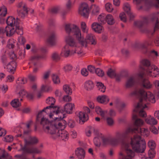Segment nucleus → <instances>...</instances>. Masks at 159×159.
<instances>
[{
  "instance_id": "1",
  "label": "nucleus",
  "mask_w": 159,
  "mask_h": 159,
  "mask_svg": "<svg viewBox=\"0 0 159 159\" xmlns=\"http://www.w3.org/2000/svg\"><path fill=\"white\" fill-rule=\"evenodd\" d=\"M130 95L138 96L140 97V101L135 106L133 111L139 112V115L141 117H146L147 115L144 109L147 107L146 105L148 103V101L152 103H154L156 101L153 93L150 91L146 92L143 89H139L131 92Z\"/></svg>"
},
{
  "instance_id": "2",
  "label": "nucleus",
  "mask_w": 159,
  "mask_h": 159,
  "mask_svg": "<svg viewBox=\"0 0 159 159\" xmlns=\"http://www.w3.org/2000/svg\"><path fill=\"white\" fill-rule=\"evenodd\" d=\"M57 118L54 116L50 118V132H52L53 129H55L57 132L59 130L58 129H63L66 127V122L64 120H62L65 117V115L60 111V113L57 114Z\"/></svg>"
},
{
  "instance_id": "3",
  "label": "nucleus",
  "mask_w": 159,
  "mask_h": 159,
  "mask_svg": "<svg viewBox=\"0 0 159 159\" xmlns=\"http://www.w3.org/2000/svg\"><path fill=\"white\" fill-rule=\"evenodd\" d=\"M94 134L95 137L93 139L94 143L95 146L99 147L102 140V144L104 146L108 145H114L113 143L112 138L110 137H105L97 129L94 130Z\"/></svg>"
},
{
  "instance_id": "4",
  "label": "nucleus",
  "mask_w": 159,
  "mask_h": 159,
  "mask_svg": "<svg viewBox=\"0 0 159 159\" xmlns=\"http://www.w3.org/2000/svg\"><path fill=\"white\" fill-rule=\"evenodd\" d=\"M74 27L75 29V34L76 39L82 46H86L87 43L92 44L96 43L95 37L93 34H88L86 36V39L84 40L83 37L81 36V31L79 28L77 26H75Z\"/></svg>"
},
{
  "instance_id": "5",
  "label": "nucleus",
  "mask_w": 159,
  "mask_h": 159,
  "mask_svg": "<svg viewBox=\"0 0 159 159\" xmlns=\"http://www.w3.org/2000/svg\"><path fill=\"white\" fill-rule=\"evenodd\" d=\"M65 40L69 46L73 48V50L71 51V54L76 53L80 56H83L85 54L81 47L80 46L81 44L79 41V42H76L72 37L69 36H66L65 38Z\"/></svg>"
},
{
  "instance_id": "6",
  "label": "nucleus",
  "mask_w": 159,
  "mask_h": 159,
  "mask_svg": "<svg viewBox=\"0 0 159 159\" xmlns=\"http://www.w3.org/2000/svg\"><path fill=\"white\" fill-rule=\"evenodd\" d=\"M119 155V159H133L135 153L130 149L129 144L124 143L121 145V151Z\"/></svg>"
},
{
  "instance_id": "7",
  "label": "nucleus",
  "mask_w": 159,
  "mask_h": 159,
  "mask_svg": "<svg viewBox=\"0 0 159 159\" xmlns=\"http://www.w3.org/2000/svg\"><path fill=\"white\" fill-rule=\"evenodd\" d=\"M16 32L18 34L20 35L23 34L22 27L20 25L14 26H7L5 28H0V35H6L7 36L10 37L13 35Z\"/></svg>"
},
{
  "instance_id": "8",
  "label": "nucleus",
  "mask_w": 159,
  "mask_h": 159,
  "mask_svg": "<svg viewBox=\"0 0 159 159\" xmlns=\"http://www.w3.org/2000/svg\"><path fill=\"white\" fill-rule=\"evenodd\" d=\"M142 140L139 135H135L131 138L130 144L133 150L137 152H143L146 148V145L140 143Z\"/></svg>"
},
{
  "instance_id": "9",
  "label": "nucleus",
  "mask_w": 159,
  "mask_h": 159,
  "mask_svg": "<svg viewBox=\"0 0 159 159\" xmlns=\"http://www.w3.org/2000/svg\"><path fill=\"white\" fill-rule=\"evenodd\" d=\"M50 137L53 139H58L64 141H67L69 139V134L63 129H60L56 132L55 129H53L50 132Z\"/></svg>"
},
{
  "instance_id": "10",
  "label": "nucleus",
  "mask_w": 159,
  "mask_h": 159,
  "mask_svg": "<svg viewBox=\"0 0 159 159\" xmlns=\"http://www.w3.org/2000/svg\"><path fill=\"white\" fill-rule=\"evenodd\" d=\"M156 0L157 3L155 4H153L150 0H133V2L135 4L138 5L142 2L144 1V5L143 7H141V8H143L145 10H147L153 6L154 7L156 8H159V0Z\"/></svg>"
},
{
  "instance_id": "11",
  "label": "nucleus",
  "mask_w": 159,
  "mask_h": 159,
  "mask_svg": "<svg viewBox=\"0 0 159 159\" xmlns=\"http://www.w3.org/2000/svg\"><path fill=\"white\" fill-rule=\"evenodd\" d=\"M146 74L148 76L153 78L159 76V68L154 64H152L145 70Z\"/></svg>"
},
{
  "instance_id": "12",
  "label": "nucleus",
  "mask_w": 159,
  "mask_h": 159,
  "mask_svg": "<svg viewBox=\"0 0 159 159\" xmlns=\"http://www.w3.org/2000/svg\"><path fill=\"white\" fill-rule=\"evenodd\" d=\"M2 61L4 64V68L8 71L11 73H14L16 67V63L15 61H12L7 63L8 60L5 56H3L2 58Z\"/></svg>"
},
{
  "instance_id": "13",
  "label": "nucleus",
  "mask_w": 159,
  "mask_h": 159,
  "mask_svg": "<svg viewBox=\"0 0 159 159\" xmlns=\"http://www.w3.org/2000/svg\"><path fill=\"white\" fill-rule=\"evenodd\" d=\"M56 100L53 97H50V118L54 116L57 118V115L61 111L59 107L57 105H55Z\"/></svg>"
},
{
  "instance_id": "14",
  "label": "nucleus",
  "mask_w": 159,
  "mask_h": 159,
  "mask_svg": "<svg viewBox=\"0 0 159 159\" xmlns=\"http://www.w3.org/2000/svg\"><path fill=\"white\" fill-rule=\"evenodd\" d=\"M79 13L84 17L88 18L89 16V9L88 4L85 3L80 5L79 10Z\"/></svg>"
},
{
  "instance_id": "15",
  "label": "nucleus",
  "mask_w": 159,
  "mask_h": 159,
  "mask_svg": "<svg viewBox=\"0 0 159 159\" xmlns=\"http://www.w3.org/2000/svg\"><path fill=\"white\" fill-rule=\"evenodd\" d=\"M143 75V73H140L136 75L134 77L131 76L128 78L126 81L125 86L129 88L132 86L135 83L136 78L138 77L142 78Z\"/></svg>"
},
{
  "instance_id": "16",
  "label": "nucleus",
  "mask_w": 159,
  "mask_h": 159,
  "mask_svg": "<svg viewBox=\"0 0 159 159\" xmlns=\"http://www.w3.org/2000/svg\"><path fill=\"white\" fill-rule=\"evenodd\" d=\"M76 117L79 119V123L82 124L87 121L89 119L88 116L83 111H77L75 113Z\"/></svg>"
},
{
  "instance_id": "17",
  "label": "nucleus",
  "mask_w": 159,
  "mask_h": 159,
  "mask_svg": "<svg viewBox=\"0 0 159 159\" xmlns=\"http://www.w3.org/2000/svg\"><path fill=\"white\" fill-rule=\"evenodd\" d=\"M40 124L43 125L44 131L46 133H48L50 124V121L48 119L44 116H43L41 118Z\"/></svg>"
},
{
  "instance_id": "18",
  "label": "nucleus",
  "mask_w": 159,
  "mask_h": 159,
  "mask_svg": "<svg viewBox=\"0 0 159 159\" xmlns=\"http://www.w3.org/2000/svg\"><path fill=\"white\" fill-rule=\"evenodd\" d=\"M124 134L119 132H116L115 137L112 139L113 143L114 145H116L119 143L125 137Z\"/></svg>"
},
{
  "instance_id": "19",
  "label": "nucleus",
  "mask_w": 159,
  "mask_h": 159,
  "mask_svg": "<svg viewBox=\"0 0 159 159\" xmlns=\"http://www.w3.org/2000/svg\"><path fill=\"white\" fill-rule=\"evenodd\" d=\"M6 22L7 26L16 27V25H19V20L18 19L15 18L12 16L8 17L7 19Z\"/></svg>"
},
{
  "instance_id": "20",
  "label": "nucleus",
  "mask_w": 159,
  "mask_h": 159,
  "mask_svg": "<svg viewBox=\"0 0 159 159\" xmlns=\"http://www.w3.org/2000/svg\"><path fill=\"white\" fill-rule=\"evenodd\" d=\"M75 108V105L74 103H67L64 106V111L67 114H72Z\"/></svg>"
},
{
  "instance_id": "21",
  "label": "nucleus",
  "mask_w": 159,
  "mask_h": 159,
  "mask_svg": "<svg viewBox=\"0 0 159 159\" xmlns=\"http://www.w3.org/2000/svg\"><path fill=\"white\" fill-rule=\"evenodd\" d=\"M132 119L134 120V125L135 126L137 127V128L142 126L144 123V120L141 118H138L136 114L133 115Z\"/></svg>"
},
{
  "instance_id": "22",
  "label": "nucleus",
  "mask_w": 159,
  "mask_h": 159,
  "mask_svg": "<svg viewBox=\"0 0 159 159\" xmlns=\"http://www.w3.org/2000/svg\"><path fill=\"white\" fill-rule=\"evenodd\" d=\"M50 106H47L45 107L42 111L39 112L38 114L37 117V120H39V118L43 116H44L46 114L48 116H50Z\"/></svg>"
},
{
  "instance_id": "23",
  "label": "nucleus",
  "mask_w": 159,
  "mask_h": 159,
  "mask_svg": "<svg viewBox=\"0 0 159 159\" xmlns=\"http://www.w3.org/2000/svg\"><path fill=\"white\" fill-rule=\"evenodd\" d=\"M91 27L93 30L98 33H101L104 30L103 27L97 23H93L91 25Z\"/></svg>"
},
{
  "instance_id": "24",
  "label": "nucleus",
  "mask_w": 159,
  "mask_h": 159,
  "mask_svg": "<svg viewBox=\"0 0 159 159\" xmlns=\"http://www.w3.org/2000/svg\"><path fill=\"white\" fill-rule=\"evenodd\" d=\"M75 153L79 159H84V158L85 152L82 148H77L75 151Z\"/></svg>"
},
{
  "instance_id": "25",
  "label": "nucleus",
  "mask_w": 159,
  "mask_h": 159,
  "mask_svg": "<svg viewBox=\"0 0 159 159\" xmlns=\"http://www.w3.org/2000/svg\"><path fill=\"white\" fill-rule=\"evenodd\" d=\"M61 54L62 56L66 57H68L70 55L73 54L71 53V51H70L68 45H66L64 46L62 49Z\"/></svg>"
},
{
  "instance_id": "26",
  "label": "nucleus",
  "mask_w": 159,
  "mask_h": 159,
  "mask_svg": "<svg viewBox=\"0 0 159 159\" xmlns=\"http://www.w3.org/2000/svg\"><path fill=\"white\" fill-rule=\"evenodd\" d=\"M151 20L152 21H156L155 27L159 28V13L157 12L152 15Z\"/></svg>"
},
{
  "instance_id": "27",
  "label": "nucleus",
  "mask_w": 159,
  "mask_h": 159,
  "mask_svg": "<svg viewBox=\"0 0 159 159\" xmlns=\"http://www.w3.org/2000/svg\"><path fill=\"white\" fill-rule=\"evenodd\" d=\"M97 100L100 103L106 104L109 101V99L106 95H103L98 96L97 98Z\"/></svg>"
},
{
  "instance_id": "28",
  "label": "nucleus",
  "mask_w": 159,
  "mask_h": 159,
  "mask_svg": "<svg viewBox=\"0 0 159 159\" xmlns=\"http://www.w3.org/2000/svg\"><path fill=\"white\" fill-rule=\"evenodd\" d=\"M75 26H76L75 25H73L72 29L71 28V24L70 23L66 24L65 25V30L66 32L68 34H70L73 33L74 34H75Z\"/></svg>"
},
{
  "instance_id": "29",
  "label": "nucleus",
  "mask_w": 159,
  "mask_h": 159,
  "mask_svg": "<svg viewBox=\"0 0 159 159\" xmlns=\"http://www.w3.org/2000/svg\"><path fill=\"white\" fill-rule=\"evenodd\" d=\"M95 111L96 113L100 115L103 118H105L108 115V113L107 111H102L100 107H96Z\"/></svg>"
},
{
  "instance_id": "30",
  "label": "nucleus",
  "mask_w": 159,
  "mask_h": 159,
  "mask_svg": "<svg viewBox=\"0 0 159 159\" xmlns=\"http://www.w3.org/2000/svg\"><path fill=\"white\" fill-rule=\"evenodd\" d=\"M145 121L147 124L151 125H156L157 123V120L153 117L151 116H148L145 119Z\"/></svg>"
},
{
  "instance_id": "31",
  "label": "nucleus",
  "mask_w": 159,
  "mask_h": 159,
  "mask_svg": "<svg viewBox=\"0 0 159 159\" xmlns=\"http://www.w3.org/2000/svg\"><path fill=\"white\" fill-rule=\"evenodd\" d=\"M25 145H28L37 143L38 142V140L35 137H29L27 140L25 139Z\"/></svg>"
},
{
  "instance_id": "32",
  "label": "nucleus",
  "mask_w": 159,
  "mask_h": 159,
  "mask_svg": "<svg viewBox=\"0 0 159 159\" xmlns=\"http://www.w3.org/2000/svg\"><path fill=\"white\" fill-rule=\"evenodd\" d=\"M137 133H139L141 135L144 136L148 137L150 134V132L147 129L145 128H138V129L137 131Z\"/></svg>"
},
{
  "instance_id": "33",
  "label": "nucleus",
  "mask_w": 159,
  "mask_h": 159,
  "mask_svg": "<svg viewBox=\"0 0 159 159\" xmlns=\"http://www.w3.org/2000/svg\"><path fill=\"white\" fill-rule=\"evenodd\" d=\"M57 42V38L54 32L50 33V47L55 46Z\"/></svg>"
},
{
  "instance_id": "34",
  "label": "nucleus",
  "mask_w": 159,
  "mask_h": 159,
  "mask_svg": "<svg viewBox=\"0 0 159 159\" xmlns=\"http://www.w3.org/2000/svg\"><path fill=\"white\" fill-rule=\"evenodd\" d=\"M142 86L147 89H150L152 87V84L147 79H144L142 83Z\"/></svg>"
},
{
  "instance_id": "35",
  "label": "nucleus",
  "mask_w": 159,
  "mask_h": 159,
  "mask_svg": "<svg viewBox=\"0 0 159 159\" xmlns=\"http://www.w3.org/2000/svg\"><path fill=\"white\" fill-rule=\"evenodd\" d=\"M84 87L86 90H90L94 87L93 83L91 80L87 81L85 83Z\"/></svg>"
},
{
  "instance_id": "36",
  "label": "nucleus",
  "mask_w": 159,
  "mask_h": 159,
  "mask_svg": "<svg viewBox=\"0 0 159 159\" xmlns=\"http://www.w3.org/2000/svg\"><path fill=\"white\" fill-rule=\"evenodd\" d=\"M63 89L67 94L70 95L72 94V89L69 84L64 85L63 86Z\"/></svg>"
},
{
  "instance_id": "37",
  "label": "nucleus",
  "mask_w": 159,
  "mask_h": 159,
  "mask_svg": "<svg viewBox=\"0 0 159 159\" xmlns=\"http://www.w3.org/2000/svg\"><path fill=\"white\" fill-rule=\"evenodd\" d=\"M106 20L107 23L110 25H112L115 22V20L113 16L110 14L106 16Z\"/></svg>"
},
{
  "instance_id": "38",
  "label": "nucleus",
  "mask_w": 159,
  "mask_h": 159,
  "mask_svg": "<svg viewBox=\"0 0 159 159\" xmlns=\"http://www.w3.org/2000/svg\"><path fill=\"white\" fill-rule=\"evenodd\" d=\"M49 82H44V83L42 85L41 90L43 92H47L49 91Z\"/></svg>"
},
{
  "instance_id": "39",
  "label": "nucleus",
  "mask_w": 159,
  "mask_h": 159,
  "mask_svg": "<svg viewBox=\"0 0 159 159\" xmlns=\"http://www.w3.org/2000/svg\"><path fill=\"white\" fill-rule=\"evenodd\" d=\"M92 14L94 15H96L98 14L100 11V8L99 7L96 5H93L92 6Z\"/></svg>"
},
{
  "instance_id": "40",
  "label": "nucleus",
  "mask_w": 159,
  "mask_h": 159,
  "mask_svg": "<svg viewBox=\"0 0 159 159\" xmlns=\"http://www.w3.org/2000/svg\"><path fill=\"white\" fill-rule=\"evenodd\" d=\"M96 86L99 91L102 93H104L105 91L106 87L102 83L97 82Z\"/></svg>"
},
{
  "instance_id": "41",
  "label": "nucleus",
  "mask_w": 159,
  "mask_h": 159,
  "mask_svg": "<svg viewBox=\"0 0 159 159\" xmlns=\"http://www.w3.org/2000/svg\"><path fill=\"white\" fill-rule=\"evenodd\" d=\"M106 15L104 13L101 14L98 17V21L103 24L106 23Z\"/></svg>"
},
{
  "instance_id": "42",
  "label": "nucleus",
  "mask_w": 159,
  "mask_h": 159,
  "mask_svg": "<svg viewBox=\"0 0 159 159\" xmlns=\"http://www.w3.org/2000/svg\"><path fill=\"white\" fill-rule=\"evenodd\" d=\"M28 12L27 8L21 9L18 12V15L21 18H24L27 15Z\"/></svg>"
},
{
  "instance_id": "43",
  "label": "nucleus",
  "mask_w": 159,
  "mask_h": 159,
  "mask_svg": "<svg viewBox=\"0 0 159 159\" xmlns=\"http://www.w3.org/2000/svg\"><path fill=\"white\" fill-rule=\"evenodd\" d=\"M148 145L150 149L155 150L156 147V144L154 141L150 140L148 143Z\"/></svg>"
},
{
  "instance_id": "44",
  "label": "nucleus",
  "mask_w": 159,
  "mask_h": 159,
  "mask_svg": "<svg viewBox=\"0 0 159 159\" xmlns=\"http://www.w3.org/2000/svg\"><path fill=\"white\" fill-rule=\"evenodd\" d=\"M11 104L13 107L15 108L17 107L20 105V103L17 99H15L12 100L11 102Z\"/></svg>"
},
{
  "instance_id": "45",
  "label": "nucleus",
  "mask_w": 159,
  "mask_h": 159,
  "mask_svg": "<svg viewBox=\"0 0 159 159\" xmlns=\"http://www.w3.org/2000/svg\"><path fill=\"white\" fill-rule=\"evenodd\" d=\"M7 12L6 7L4 6L0 7V16L3 17L5 16Z\"/></svg>"
},
{
  "instance_id": "46",
  "label": "nucleus",
  "mask_w": 159,
  "mask_h": 159,
  "mask_svg": "<svg viewBox=\"0 0 159 159\" xmlns=\"http://www.w3.org/2000/svg\"><path fill=\"white\" fill-rule=\"evenodd\" d=\"M52 77L53 82L55 84H58L60 83V80L58 75L55 74L52 75Z\"/></svg>"
},
{
  "instance_id": "47",
  "label": "nucleus",
  "mask_w": 159,
  "mask_h": 159,
  "mask_svg": "<svg viewBox=\"0 0 159 159\" xmlns=\"http://www.w3.org/2000/svg\"><path fill=\"white\" fill-rule=\"evenodd\" d=\"M140 63L143 66L146 67V68H147L148 66H150L152 65L151 64L150 61L147 59L142 60L140 61Z\"/></svg>"
},
{
  "instance_id": "48",
  "label": "nucleus",
  "mask_w": 159,
  "mask_h": 159,
  "mask_svg": "<svg viewBox=\"0 0 159 159\" xmlns=\"http://www.w3.org/2000/svg\"><path fill=\"white\" fill-rule=\"evenodd\" d=\"M138 129V128H127L123 133L125 135L129 133H137V131Z\"/></svg>"
},
{
  "instance_id": "49",
  "label": "nucleus",
  "mask_w": 159,
  "mask_h": 159,
  "mask_svg": "<svg viewBox=\"0 0 159 159\" xmlns=\"http://www.w3.org/2000/svg\"><path fill=\"white\" fill-rule=\"evenodd\" d=\"M105 7L106 10L108 12H111L113 10L112 5L109 2H107L105 4Z\"/></svg>"
},
{
  "instance_id": "50",
  "label": "nucleus",
  "mask_w": 159,
  "mask_h": 159,
  "mask_svg": "<svg viewBox=\"0 0 159 159\" xmlns=\"http://www.w3.org/2000/svg\"><path fill=\"white\" fill-rule=\"evenodd\" d=\"M15 43V40L14 39H11L8 41L7 47L9 49L12 48L14 47Z\"/></svg>"
},
{
  "instance_id": "51",
  "label": "nucleus",
  "mask_w": 159,
  "mask_h": 159,
  "mask_svg": "<svg viewBox=\"0 0 159 159\" xmlns=\"http://www.w3.org/2000/svg\"><path fill=\"white\" fill-rule=\"evenodd\" d=\"M50 75V71H48L45 72L43 76V80L44 82H49L48 78Z\"/></svg>"
},
{
  "instance_id": "52",
  "label": "nucleus",
  "mask_w": 159,
  "mask_h": 159,
  "mask_svg": "<svg viewBox=\"0 0 159 159\" xmlns=\"http://www.w3.org/2000/svg\"><path fill=\"white\" fill-rule=\"evenodd\" d=\"M81 28L82 32L85 33H87L88 28L87 27L86 23L84 22L81 23Z\"/></svg>"
},
{
  "instance_id": "53",
  "label": "nucleus",
  "mask_w": 159,
  "mask_h": 159,
  "mask_svg": "<svg viewBox=\"0 0 159 159\" xmlns=\"http://www.w3.org/2000/svg\"><path fill=\"white\" fill-rule=\"evenodd\" d=\"M156 152L155 150L149 149L148 152V157L150 159L153 158L155 156Z\"/></svg>"
},
{
  "instance_id": "54",
  "label": "nucleus",
  "mask_w": 159,
  "mask_h": 159,
  "mask_svg": "<svg viewBox=\"0 0 159 159\" xmlns=\"http://www.w3.org/2000/svg\"><path fill=\"white\" fill-rule=\"evenodd\" d=\"M123 9L127 13H129L130 10V6L129 3H125L123 7Z\"/></svg>"
},
{
  "instance_id": "55",
  "label": "nucleus",
  "mask_w": 159,
  "mask_h": 159,
  "mask_svg": "<svg viewBox=\"0 0 159 159\" xmlns=\"http://www.w3.org/2000/svg\"><path fill=\"white\" fill-rule=\"evenodd\" d=\"M72 67L70 65H66L65 66L63 67L64 71L66 73L69 72L72 69Z\"/></svg>"
},
{
  "instance_id": "56",
  "label": "nucleus",
  "mask_w": 159,
  "mask_h": 159,
  "mask_svg": "<svg viewBox=\"0 0 159 159\" xmlns=\"http://www.w3.org/2000/svg\"><path fill=\"white\" fill-rule=\"evenodd\" d=\"M155 88L157 90V97L159 98V80H156L153 83Z\"/></svg>"
},
{
  "instance_id": "57",
  "label": "nucleus",
  "mask_w": 159,
  "mask_h": 159,
  "mask_svg": "<svg viewBox=\"0 0 159 159\" xmlns=\"http://www.w3.org/2000/svg\"><path fill=\"white\" fill-rule=\"evenodd\" d=\"M107 74L109 77L111 78L114 77L116 76L115 72L111 69H110L108 70Z\"/></svg>"
},
{
  "instance_id": "58",
  "label": "nucleus",
  "mask_w": 159,
  "mask_h": 159,
  "mask_svg": "<svg viewBox=\"0 0 159 159\" xmlns=\"http://www.w3.org/2000/svg\"><path fill=\"white\" fill-rule=\"evenodd\" d=\"M95 73L99 76L102 77L104 75V72L100 69L97 68L95 70Z\"/></svg>"
},
{
  "instance_id": "59",
  "label": "nucleus",
  "mask_w": 159,
  "mask_h": 159,
  "mask_svg": "<svg viewBox=\"0 0 159 159\" xmlns=\"http://www.w3.org/2000/svg\"><path fill=\"white\" fill-rule=\"evenodd\" d=\"M0 89L3 93H5L8 90V87L6 84H1L0 85Z\"/></svg>"
},
{
  "instance_id": "60",
  "label": "nucleus",
  "mask_w": 159,
  "mask_h": 159,
  "mask_svg": "<svg viewBox=\"0 0 159 159\" xmlns=\"http://www.w3.org/2000/svg\"><path fill=\"white\" fill-rule=\"evenodd\" d=\"M18 7L21 9L27 8L25 3L24 2H20L18 3Z\"/></svg>"
},
{
  "instance_id": "61",
  "label": "nucleus",
  "mask_w": 159,
  "mask_h": 159,
  "mask_svg": "<svg viewBox=\"0 0 159 159\" xmlns=\"http://www.w3.org/2000/svg\"><path fill=\"white\" fill-rule=\"evenodd\" d=\"M62 100L65 102H69L72 100L71 97L68 95H65L63 96Z\"/></svg>"
},
{
  "instance_id": "62",
  "label": "nucleus",
  "mask_w": 159,
  "mask_h": 159,
  "mask_svg": "<svg viewBox=\"0 0 159 159\" xmlns=\"http://www.w3.org/2000/svg\"><path fill=\"white\" fill-rule=\"evenodd\" d=\"M68 124L70 127L73 128L75 126V123L73 120L70 119L68 121Z\"/></svg>"
},
{
  "instance_id": "63",
  "label": "nucleus",
  "mask_w": 159,
  "mask_h": 159,
  "mask_svg": "<svg viewBox=\"0 0 159 159\" xmlns=\"http://www.w3.org/2000/svg\"><path fill=\"white\" fill-rule=\"evenodd\" d=\"M4 140L6 142H11L13 140V137L11 135L6 136L4 138Z\"/></svg>"
},
{
  "instance_id": "64",
  "label": "nucleus",
  "mask_w": 159,
  "mask_h": 159,
  "mask_svg": "<svg viewBox=\"0 0 159 159\" xmlns=\"http://www.w3.org/2000/svg\"><path fill=\"white\" fill-rule=\"evenodd\" d=\"M18 94L20 97H23L27 94V92L24 89H22L20 90Z\"/></svg>"
}]
</instances>
